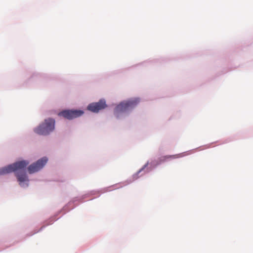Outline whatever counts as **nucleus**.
Segmentation results:
<instances>
[{
    "label": "nucleus",
    "mask_w": 253,
    "mask_h": 253,
    "mask_svg": "<svg viewBox=\"0 0 253 253\" xmlns=\"http://www.w3.org/2000/svg\"><path fill=\"white\" fill-rule=\"evenodd\" d=\"M181 157H182V155L180 154L173 155L164 156L160 157L159 159V163H161L166 161L167 160H168L169 159H177V158H179Z\"/></svg>",
    "instance_id": "0eeeda50"
},
{
    "label": "nucleus",
    "mask_w": 253,
    "mask_h": 253,
    "mask_svg": "<svg viewBox=\"0 0 253 253\" xmlns=\"http://www.w3.org/2000/svg\"><path fill=\"white\" fill-rule=\"evenodd\" d=\"M139 102L140 100L138 98H131L128 100L121 102L115 107L114 114L116 116L118 117L120 113L134 108Z\"/></svg>",
    "instance_id": "f03ea898"
},
{
    "label": "nucleus",
    "mask_w": 253,
    "mask_h": 253,
    "mask_svg": "<svg viewBox=\"0 0 253 253\" xmlns=\"http://www.w3.org/2000/svg\"><path fill=\"white\" fill-rule=\"evenodd\" d=\"M28 164V161H21L9 165L0 169V175L14 172L19 184L22 186V183L29 181L25 171V168Z\"/></svg>",
    "instance_id": "f257e3e1"
},
{
    "label": "nucleus",
    "mask_w": 253,
    "mask_h": 253,
    "mask_svg": "<svg viewBox=\"0 0 253 253\" xmlns=\"http://www.w3.org/2000/svg\"><path fill=\"white\" fill-rule=\"evenodd\" d=\"M107 107L106 102L104 99L100 100L98 102L92 103L87 106V109L92 112L97 113L99 111Z\"/></svg>",
    "instance_id": "423d86ee"
},
{
    "label": "nucleus",
    "mask_w": 253,
    "mask_h": 253,
    "mask_svg": "<svg viewBox=\"0 0 253 253\" xmlns=\"http://www.w3.org/2000/svg\"><path fill=\"white\" fill-rule=\"evenodd\" d=\"M47 159L46 157H43L36 163L31 165L28 168V171L30 173H33L39 171L42 169L43 166L46 164Z\"/></svg>",
    "instance_id": "39448f33"
},
{
    "label": "nucleus",
    "mask_w": 253,
    "mask_h": 253,
    "mask_svg": "<svg viewBox=\"0 0 253 253\" xmlns=\"http://www.w3.org/2000/svg\"><path fill=\"white\" fill-rule=\"evenodd\" d=\"M84 112L81 110H68L59 113L58 115L68 120H72L82 116Z\"/></svg>",
    "instance_id": "20e7f679"
},
{
    "label": "nucleus",
    "mask_w": 253,
    "mask_h": 253,
    "mask_svg": "<svg viewBox=\"0 0 253 253\" xmlns=\"http://www.w3.org/2000/svg\"><path fill=\"white\" fill-rule=\"evenodd\" d=\"M55 120L51 118L45 119L42 123L34 129V131L39 134L46 135L54 129Z\"/></svg>",
    "instance_id": "7ed1b4c3"
}]
</instances>
